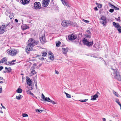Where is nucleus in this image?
<instances>
[{"instance_id":"c03bdc74","label":"nucleus","mask_w":121,"mask_h":121,"mask_svg":"<svg viewBox=\"0 0 121 121\" xmlns=\"http://www.w3.org/2000/svg\"><path fill=\"white\" fill-rule=\"evenodd\" d=\"M86 32H87V33L89 34H91V32H90L89 30H87Z\"/></svg>"},{"instance_id":"2f4dec72","label":"nucleus","mask_w":121,"mask_h":121,"mask_svg":"<svg viewBox=\"0 0 121 121\" xmlns=\"http://www.w3.org/2000/svg\"><path fill=\"white\" fill-rule=\"evenodd\" d=\"M88 100V99H86L84 100L80 99L79 100V101L81 102H86Z\"/></svg>"},{"instance_id":"39448f33","label":"nucleus","mask_w":121,"mask_h":121,"mask_svg":"<svg viewBox=\"0 0 121 121\" xmlns=\"http://www.w3.org/2000/svg\"><path fill=\"white\" fill-rule=\"evenodd\" d=\"M33 45H32L31 43H29L27 46L26 48V52L27 53H29V52L31 51L33 49Z\"/></svg>"},{"instance_id":"bb28decb","label":"nucleus","mask_w":121,"mask_h":121,"mask_svg":"<svg viewBox=\"0 0 121 121\" xmlns=\"http://www.w3.org/2000/svg\"><path fill=\"white\" fill-rule=\"evenodd\" d=\"M47 52H43L41 53L42 56H45L47 54Z\"/></svg>"},{"instance_id":"864d4df0","label":"nucleus","mask_w":121,"mask_h":121,"mask_svg":"<svg viewBox=\"0 0 121 121\" xmlns=\"http://www.w3.org/2000/svg\"><path fill=\"white\" fill-rule=\"evenodd\" d=\"M94 9L95 10L97 11L98 10V9H97V8L96 7H95L94 8Z\"/></svg>"},{"instance_id":"4468645a","label":"nucleus","mask_w":121,"mask_h":121,"mask_svg":"<svg viewBox=\"0 0 121 121\" xmlns=\"http://www.w3.org/2000/svg\"><path fill=\"white\" fill-rule=\"evenodd\" d=\"M114 76V78L117 79L119 81L121 80V77L119 75V73H117Z\"/></svg>"},{"instance_id":"13d9d810","label":"nucleus","mask_w":121,"mask_h":121,"mask_svg":"<svg viewBox=\"0 0 121 121\" xmlns=\"http://www.w3.org/2000/svg\"><path fill=\"white\" fill-rule=\"evenodd\" d=\"M15 21L16 22H18V21L17 19H15Z\"/></svg>"},{"instance_id":"37998d69","label":"nucleus","mask_w":121,"mask_h":121,"mask_svg":"<svg viewBox=\"0 0 121 121\" xmlns=\"http://www.w3.org/2000/svg\"><path fill=\"white\" fill-rule=\"evenodd\" d=\"M102 6L101 4H99L97 6V7L99 8H100L102 7Z\"/></svg>"},{"instance_id":"052dcab7","label":"nucleus","mask_w":121,"mask_h":121,"mask_svg":"<svg viewBox=\"0 0 121 121\" xmlns=\"http://www.w3.org/2000/svg\"><path fill=\"white\" fill-rule=\"evenodd\" d=\"M55 73L56 74H58V71H57L56 70L55 71Z\"/></svg>"},{"instance_id":"680f3d73","label":"nucleus","mask_w":121,"mask_h":121,"mask_svg":"<svg viewBox=\"0 0 121 121\" xmlns=\"http://www.w3.org/2000/svg\"><path fill=\"white\" fill-rule=\"evenodd\" d=\"M3 79V78L2 77H0V80H2Z\"/></svg>"},{"instance_id":"e433bc0d","label":"nucleus","mask_w":121,"mask_h":121,"mask_svg":"<svg viewBox=\"0 0 121 121\" xmlns=\"http://www.w3.org/2000/svg\"><path fill=\"white\" fill-rule=\"evenodd\" d=\"M22 115L23 117H27L28 116V115L27 114L25 113H23L22 114Z\"/></svg>"},{"instance_id":"9b49d317","label":"nucleus","mask_w":121,"mask_h":121,"mask_svg":"<svg viewBox=\"0 0 121 121\" xmlns=\"http://www.w3.org/2000/svg\"><path fill=\"white\" fill-rule=\"evenodd\" d=\"M50 0H44L42 2V5L44 7H46L49 4Z\"/></svg>"},{"instance_id":"0e129e2a","label":"nucleus","mask_w":121,"mask_h":121,"mask_svg":"<svg viewBox=\"0 0 121 121\" xmlns=\"http://www.w3.org/2000/svg\"><path fill=\"white\" fill-rule=\"evenodd\" d=\"M44 58H43V57H42L41 58V59H40L41 60H44Z\"/></svg>"},{"instance_id":"7ed1b4c3","label":"nucleus","mask_w":121,"mask_h":121,"mask_svg":"<svg viewBox=\"0 0 121 121\" xmlns=\"http://www.w3.org/2000/svg\"><path fill=\"white\" fill-rule=\"evenodd\" d=\"M26 81L27 83L30 86V87L29 88V89L30 90H32L33 88V87L31 85L32 81L29 77L27 76L26 77Z\"/></svg>"},{"instance_id":"c9c22d12","label":"nucleus","mask_w":121,"mask_h":121,"mask_svg":"<svg viewBox=\"0 0 121 121\" xmlns=\"http://www.w3.org/2000/svg\"><path fill=\"white\" fill-rule=\"evenodd\" d=\"M49 58L50 60L53 61L54 59V56L53 55H52L49 57Z\"/></svg>"},{"instance_id":"c756f323","label":"nucleus","mask_w":121,"mask_h":121,"mask_svg":"<svg viewBox=\"0 0 121 121\" xmlns=\"http://www.w3.org/2000/svg\"><path fill=\"white\" fill-rule=\"evenodd\" d=\"M14 14L13 13H12L10 14L9 16V17L11 19L12 18L14 17Z\"/></svg>"},{"instance_id":"a19ab883","label":"nucleus","mask_w":121,"mask_h":121,"mask_svg":"<svg viewBox=\"0 0 121 121\" xmlns=\"http://www.w3.org/2000/svg\"><path fill=\"white\" fill-rule=\"evenodd\" d=\"M66 96L68 98H71V96L69 94H66Z\"/></svg>"},{"instance_id":"f3484780","label":"nucleus","mask_w":121,"mask_h":121,"mask_svg":"<svg viewBox=\"0 0 121 121\" xmlns=\"http://www.w3.org/2000/svg\"><path fill=\"white\" fill-rule=\"evenodd\" d=\"M64 5L67 7H69V3L65 1V0H60Z\"/></svg>"},{"instance_id":"5fc2aeb1","label":"nucleus","mask_w":121,"mask_h":121,"mask_svg":"<svg viewBox=\"0 0 121 121\" xmlns=\"http://www.w3.org/2000/svg\"><path fill=\"white\" fill-rule=\"evenodd\" d=\"M37 65V64H34L33 65V66H32V67H34V66H36Z\"/></svg>"},{"instance_id":"7c9ffc66","label":"nucleus","mask_w":121,"mask_h":121,"mask_svg":"<svg viewBox=\"0 0 121 121\" xmlns=\"http://www.w3.org/2000/svg\"><path fill=\"white\" fill-rule=\"evenodd\" d=\"M116 102L120 105V109L121 110V104H120L119 100L117 99L116 101Z\"/></svg>"},{"instance_id":"49530a36","label":"nucleus","mask_w":121,"mask_h":121,"mask_svg":"<svg viewBox=\"0 0 121 121\" xmlns=\"http://www.w3.org/2000/svg\"><path fill=\"white\" fill-rule=\"evenodd\" d=\"M85 36L86 38H90L91 37L90 36L88 35H85Z\"/></svg>"},{"instance_id":"bf43d9fd","label":"nucleus","mask_w":121,"mask_h":121,"mask_svg":"<svg viewBox=\"0 0 121 121\" xmlns=\"http://www.w3.org/2000/svg\"><path fill=\"white\" fill-rule=\"evenodd\" d=\"M49 55L51 56L52 55L53 53L51 52H50L49 54Z\"/></svg>"},{"instance_id":"a18cd8bd","label":"nucleus","mask_w":121,"mask_h":121,"mask_svg":"<svg viewBox=\"0 0 121 121\" xmlns=\"http://www.w3.org/2000/svg\"><path fill=\"white\" fill-rule=\"evenodd\" d=\"M120 17H119L117 19V21H118L119 22H120L121 21V20L120 19Z\"/></svg>"},{"instance_id":"3c124183","label":"nucleus","mask_w":121,"mask_h":121,"mask_svg":"<svg viewBox=\"0 0 121 121\" xmlns=\"http://www.w3.org/2000/svg\"><path fill=\"white\" fill-rule=\"evenodd\" d=\"M48 100L51 101V100L50 99V98H47V100H46V101L48 102Z\"/></svg>"},{"instance_id":"cd10ccee","label":"nucleus","mask_w":121,"mask_h":121,"mask_svg":"<svg viewBox=\"0 0 121 121\" xmlns=\"http://www.w3.org/2000/svg\"><path fill=\"white\" fill-rule=\"evenodd\" d=\"M22 90L21 88H18L16 91L17 92L20 93L22 92Z\"/></svg>"},{"instance_id":"72a5a7b5","label":"nucleus","mask_w":121,"mask_h":121,"mask_svg":"<svg viewBox=\"0 0 121 121\" xmlns=\"http://www.w3.org/2000/svg\"><path fill=\"white\" fill-rule=\"evenodd\" d=\"M21 95H19L17 96H16V99H17L19 100L21 99Z\"/></svg>"},{"instance_id":"ea45409f","label":"nucleus","mask_w":121,"mask_h":121,"mask_svg":"<svg viewBox=\"0 0 121 121\" xmlns=\"http://www.w3.org/2000/svg\"><path fill=\"white\" fill-rule=\"evenodd\" d=\"M114 9H109V11L111 13H112L114 12Z\"/></svg>"},{"instance_id":"9d476101","label":"nucleus","mask_w":121,"mask_h":121,"mask_svg":"<svg viewBox=\"0 0 121 121\" xmlns=\"http://www.w3.org/2000/svg\"><path fill=\"white\" fill-rule=\"evenodd\" d=\"M83 42L86 45L88 46H92L93 44V42H89L87 39L85 38L83 40Z\"/></svg>"},{"instance_id":"f8f14e48","label":"nucleus","mask_w":121,"mask_h":121,"mask_svg":"<svg viewBox=\"0 0 121 121\" xmlns=\"http://www.w3.org/2000/svg\"><path fill=\"white\" fill-rule=\"evenodd\" d=\"M77 38V36L74 34H72L68 37V38L70 40L73 41L76 39Z\"/></svg>"},{"instance_id":"774afa93","label":"nucleus","mask_w":121,"mask_h":121,"mask_svg":"<svg viewBox=\"0 0 121 121\" xmlns=\"http://www.w3.org/2000/svg\"><path fill=\"white\" fill-rule=\"evenodd\" d=\"M100 58L101 59V60H104V59L103 58Z\"/></svg>"},{"instance_id":"8fccbe9b","label":"nucleus","mask_w":121,"mask_h":121,"mask_svg":"<svg viewBox=\"0 0 121 121\" xmlns=\"http://www.w3.org/2000/svg\"><path fill=\"white\" fill-rule=\"evenodd\" d=\"M3 68V66H0V71Z\"/></svg>"},{"instance_id":"338daca9","label":"nucleus","mask_w":121,"mask_h":121,"mask_svg":"<svg viewBox=\"0 0 121 121\" xmlns=\"http://www.w3.org/2000/svg\"><path fill=\"white\" fill-rule=\"evenodd\" d=\"M0 82L1 83H3V82L2 81H0Z\"/></svg>"},{"instance_id":"a211bd4d","label":"nucleus","mask_w":121,"mask_h":121,"mask_svg":"<svg viewBox=\"0 0 121 121\" xmlns=\"http://www.w3.org/2000/svg\"><path fill=\"white\" fill-rule=\"evenodd\" d=\"M30 1V0H22V3L23 4L25 5L26 4H28Z\"/></svg>"},{"instance_id":"f03ea898","label":"nucleus","mask_w":121,"mask_h":121,"mask_svg":"<svg viewBox=\"0 0 121 121\" xmlns=\"http://www.w3.org/2000/svg\"><path fill=\"white\" fill-rule=\"evenodd\" d=\"M7 51L8 54L12 56H15L19 52L18 50H16L14 49L11 50H8Z\"/></svg>"},{"instance_id":"0eeeda50","label":"nucleus","mask_w":121,"mask_h":121,"mask_svg":"<svg viewBox=\"0 0 121 121\" xmlns=\"http://www.w3.org/2000/svg\"><path fill=\"white\" fill-rule=\"evenodd\" d=\"M113 25L117 29L119 33H121V27L119 23H116L114 22H113Z\"/></svg>"},{"instance_id":"4d7b16f0","label":"nucleus","mask_w":121,"mask_h":121,"mask_svg":"<svg viewBox=\"0 0 121 121\" xmlns=\"http://www.w3.org/2000/svg\"><path fill=\"white\" fill-rule=\"evenodd\" d=\"M102 120L103 121H106V119L104 118H102Z\"/></svg>"},{"instance_id":"69168bd1","label":"nucleus","mask_w":121,"mask_h":121,"mask_svg":"<svg viewBox=\"0 0 121 121\" xmlns=\"http://www.w3.org/2000/svg\"><path fill=\"white\" fill-rule=\"evenodd\" d=\"M0 112L1 113H3V112H2L1 111H0Z\"/></svg>"},{"instance_id":"2eb2a0df","label":"nucleus","mask_w":121,"mask_h":121,"mask_svg":"<svg viewBox=\"0 0 121 121\" xmlns=\"http://www.w3.org/2000/svg\"><path fill=\"white\" fill-rule=\"evenodd\" d=\"M35 68L33 67H31V70L30 72V76H32V75H33L36 73V72L35 71V70L33 69Z\"/></svg>"},{"instance_id":"6e6d98bb","label":"nucleus","mask_w":121,"mask_h":121,"mask_svg":"<svg viewBox=\"0 0 121 121\" xmlns=\"http://www.w3.org/2000/svg\"><path fill=\"white\" fill-rule=\"evenodd\" d=\"M30 95H32L33 97H34V95L32 93H31V94Z\"/></svg>"},{"instance_id":"09e8293b","label":"nucleus","mask_w":121,"mask_h":121,"mask_svg":"<svg viewBox=\"0 0 121 121\" xmlns=\"http://www.w3.org/2000/svg\"><path fill=\"white\" fill-rule=\"evenodd\" d=\"M1 106H2L3 108L4 109H6V108H5V107L4 106L2 105V104H1Z\"/></svg>"},{"instance_id":"58836bf2","label":"nucleus","mask_w":121,"mask_h":121,"mask_svg":"<svg viewBox=\"0 0 121 121\" xmlns=\"http://www.w3.org/2000/svg\"><path fill=\"white\" fill-rule=\"evenodd\" d=\"M48 102H50L52 103L53 104H56V103L54 102V101L52 100H51V101H49L48 100Z\"/></svg>"},{"instance_id":"1a4fd4ad","label":"nucleus","mask_w":121,"mask_h":121,"mask_svg":"<svg viewBox=\"0 0 121 121\" xmlns=\"http://www.w3.org/2000/svg\"><path fill=\"white\" fill-rule=\"evenodd\" d=\"M34 4V8L35 9L37 10L41 9V5L40 2H36Z\"/></svg>"},{"instance_id":"f704fd0d","label":"nucleus","mask_w":121,"mask_h":121,"mask_svg":"<svg viewBox=\"0 0 121 121\" xmlns=\"http://www.w3.org/2000/svg\"><path fill=\"white\" fill-rule=\"evenodd\" d=\"M61 43V42L60 41H58L57 43H56V46L57 47H59Z\"/></svg>"},{"instance_id":"603ef678","label":"nucleus","mask_w":121,"mask_h":121,"mask_svg":"<svg viewBox=\"0 0 121 121\" xmlns=\"http://www.w3.org/2000/svg\"><path fill=\"white\" fill-rule=\"evenodd\" d=\"M39 110L38 109H36V111L37 112H39Z\"/></svg>"},{"instance_id":"aec40b11","label":"nucleus","mask_w":121,"mask_h":121,"mask_svg":"<svg viewBox=\"0 0 121 121\" xmlns=\"http://www.w3.org/2000/svg\"><path fill=\"white\" fill-rule=\"evenodd\" d=\"M98 97V95L96 94L94 96H91V97L92 98L91 99V100H95Z\"/></svg>"},{"instance_id":"4c0bfd02","label":"nucleus","mask_w":121,"mask_h":121,"mask_svg":"<svg viewBox=\"0 0 121 121\" xmlns=\"http://www.w3.org/2000/svg\"><path fill=\"white\" fill-rule=\"evenodd\" d=\"M82 21L86 23H88L89 22V21L87 20H85L84 19H83Z\"/></svg>"},{"instance_id":"dca6fc26","label":"nucleus","mask_w":121,"mask_h":121,"mask_svg":"<svg viewBox=\"0 0 121 121\" xmlns=\"http://www.w3.org/2000/svg\"><path fill=\"white\" fill-rule=\"evenodd\" d=\"M63 53L64 54H66L67 53L69 50V48H63L62 49Z\"/></svg>"},{"instance_id":"5701e85b","label":"nucleus","mask_w":121,"mask_h":121,"mask_svg":"<svg viewBox=\"0 0 121 121\" xmlns=\"http://www.w3.org/2000/svg\"><path fill=\"white\" fill-rule=\"evenodd\" d=\"M22 29L24 30L26 29L27 28H28V27L25 25L22 26Z\"/></svg>"},{"instance_id":"6ab92c4d","label":"nucleus","mask_w":121,"mask_h":121,"mask_svg":"<svg viewBox=\"0 0 121 121\" xmlns=\"http://www.w3.org/2000/svg\"><path fill=\"white\" fill-rule=\"evenodd\" d=\"M7 61V58L6 57H4L2 58L0 62V64L3 63L4 62H6Z\"/></svg>"},{"instance_id":"393cba45","label":"nucleus","mask_w":121,"mask_h":121,"mask_svg":"<svg viewBox=\"0 0 121 121\" xmlns=\"http://www.w3.org/2000/svg\"><path fill=\"white\" fill-rule=\"evenodd\" d=\"M15 61L16 60H13L11 62H8L9 63V64H8L6 62L5 64L6 65H9V64L10 65H13L14 64L13 62H15Z\"/></svg>"},{"instance_id":"ddd939ff","label":"nucleus","mask_w":121,"mask_h":121,"mask_svg":"<svg viewBox=\"0 0 121 121\" xmlns=\"http://www.w3.org/2000/svg\"><path fill=\"white\" fill-rule=\"evenodd\" d=\"M40 39L41 42L42 43L46 42L45 38V35L44 34L42 35L41 37H40Z\"/></svg>"},{"instance_id":"b1692460","label":"nucleus","mask_w":121,"mask_h":121,"mask_svg":"<svg viewBox=\"0 0 121 121\" xmlns=\"http://www.w3.org/2000/svg\"><path fill=\"white\" fill-rule=\"evenodd\" d=\"M42 98L45 101H46V100H47V98L46 97V98L45 97V96L42 93Z\"/></svg>"},{"instance_id":"f257e3e1","label":"nucleus","mask_w":121,"mask_h":121,"mask_svg":"<svg viewBox=\"0 0 121 121\" xmlns=\"http://www.w3.org/2000/svg\"><path fill=\"white\" fill-rule=\"evenodd\" d=\"M61 25L62 26L65 27H67L69 26H74L73 22L68 20H64L61 23Z\"/></svg>"},{"instance_id":"c85d7f7f","label":"nucleus","mask_w":121,"mask_h":121,"mask_svg":"<svg viewBox=\"0 0 121 121\" xmlns=\"http://www.w3.org/2000/svg\"><path fill=\"white\" fill-rule=\"evenodd\" d=\"M5 69L7 71V72H10L11 71V69L10 67L7 68V67H5Z\"/></svg>"},{"instance_id":"a878e982","label":"nucleus","mask_w":121,"mask_h":121,"mask_svg":"<svg viewBox=\"0 0 121 121\" xmlns=\"http://www.w3.org/2000/svg\"><path fill=\"white\" fill-rule=\"evenodd\" d=\"M13 24V23L12 22H10L8 24H5V26H6L7 27L8 26H12Z\"/></svg>"},{"instance_id":"79ce46f5","label":"nucleus","mask_w":121,"mask_h":121,"mask_svg":"<svg viewBox=\"0 0 121 121\" xmlns=\"http://www.w3.org/2000/svg\"><path fill=\"white\" fill-rule=\"evenodd\" d=\"M26 92L28 94H30V95L31 93V91L29 90L27 91H26Z\"/></svg>"},{"instance_id":"6e6552de","label":"nucleus","mask_w":121,"mask_h":121,"mask_svg":"<svg viewBox=\"0 0 121 121\" xmlns=\"http://www.w3.org/2000/svg\"><path fill=\"white\" fill-rule=\"evenodd\" d=\"M5 24L4 23L0 26V34H2L5 31L6 26H5Z\"/></svg>"},{"instance_id":"20e7f679","label":"nucleus","mask_w":121,"mask_h":121,"mask_svg":"<svg viewBox=\"0 0 121 121\" xmlns=\"http://www.w3.org/2000/svg\"><path fill=\"white\" fill-rule=\"evenodd\" d=\"M100 20V23L102 24L103 26L106 25L107 23V18L104 16H102L101 17Z\"/></svg>"},{"instance_id":"de8ad7c7","label":"nucleus","mask_w":121,"mask_h":121,"mask_svg":"<svg viewBox=\"0 0 121 121\" xmlns=\"http://www.w3.org/2000/svg\"><path fill=\"white\" fill-rule=\"evenodd\" d=\"M2 88L1 87H0V93H1L2 92Z\"/></svg>"},{"instance_id":"473e14b6","label":"nucleus","mask_w":121,"mask_h":121,"mask_svg":"<svg viewBox=\"0 0 121 121\" xmlns=\"http://www.w3.org/2000/svg\"><path fill=\"white\" fill-rule=\"evenodd\" d=\"M113 93L115 95L117 96V97H118V94L115 91H113Z\"/></svg>"},{"instance_id":"423d86ee","label":"nucleus","mask_w":121,"mask_h":121,"mask_svg":"<svg viewBox=\"0 0 121 121\" xmlns=\"http://www.w3.org/2000/svg\"><path fill=\"white\" fill-rule=\"evenodd\" d=\"M28 41L30 43H31L32 45H33V46L35 45H37L39 43L38 41L35 40L32 38L28 40Z\"/></svg>"},{"instance_id":"412c9836","label":"nucleus","mask_w":121,"mask_h":121,"mask_svg":"<svg viewBox=\"0 0 121 121\" xmlns=\"http://www.w3.org/2000/svg\"><path fill=\"white\" fill-rule=\"evenodd\" d=\"M111 69L112 70V72L114 75V76L117 73H119L118 72H117V70L116 69H113L112 68Z\"/></svg>"},{"instance_id":"e2e57ef3","label":"nucleus","mask_w":121,"mask_h":121,"mask_svg":"<svg viewBox=\"0 0 121 121\" xmlns=\"http://www.w3.org/2000/svg\"><path fill=\"white\" fill-rule=\"evenodd\" d=\"M43 111V110H39V112H41Z\"/></svg>"},{"instance_id":"4be33fe9","label":"nucleus","mask_w":121,"mask_h":121,"mask_svg":"<svg viewBox=\"0 0 121 121\" xmlns=\"http://www.w3.org/2000/svg\"><path fill=\"white\" fill-rule=\"evenodd\" d=\"M110 6H111V8H113L115 10H119V9L118 8L116 7L115 6L113 5L112 4H111L110 3Z\"/></svg>"}]
</instances>
